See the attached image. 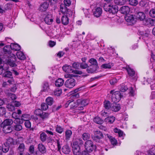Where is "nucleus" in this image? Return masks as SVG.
Wrapping results in <instances>:
<instances>
[{
    "label": "nucleus",
    "mask_w": 155,
    "mask_h": 155,
    "mask_svg": "<svg viewBox=\"0 0 155 155\" xmlns=\"http://www.w3.org/2000/svg\"><path fill=\"white\" fill-rule=\"evenodd\" d=\"M49 89V85L48 82L44 83L42 91H48Z\"/></svg>",
    "instance_id": "obj_41"
},
{
    "label": "nucleus",
    "mask_w": 155,
    "mask_h": 155,
    "mask_svg": "<svg viewBox=\"0 0 155 155\" xmlns=\"http://www.w3.org/2000/svg\"><path fill=\"white\" fill-rule=\"evenodd\" d=\"M94 134V136L93 138L94 140H96L97 139L99 140L103 137V135L100 131L98 130L95 131Z\"/></svg>",
    "instance_id": "obj_11"
},
{
    "label": "nucleus",
    "mask_w": 155,
    "mask_h": 155,
    "mask_svg": "<svg viewBox=\"0 0 155 155\" xmlns=\"http://www.w3.org/2000/svg\"><path fill=\"white\" fill-rule=\"evenodd\" d=\"M82 137L84 140H87L90 138V135L88 133H85L82 135Z\"/></svg>",
    "instance_id": "obj_47"
},
{
    "label": "nucleus",
    "mask_w": 155,
    "mask_h": 155,
    "mask_svg": "<svg viewBox=\"0 0 155 155\" xmlns=\"http://www.w3.org/2000/svg\"><path fill=\"white\" fill-rule=\"evenodd\" d=\"M47 136L44 132H41L40 133L39 138L42 142L45 141L47 139Z\"/></svg>",
    "instance_id": "obj_19"
},
{
    "label": "nucleus",
    "mask_w": 155,
    "mask_h": 155,
    "mask_svg": "<svg viewBox=\"0 0 155 155\" xmlns=\"http://www.w3.org/2000/svg\"><path fill=\"white\" fill-rule=\"evenodd\" d=\"M134 11L136 19L140 21H143L145 19L146 16L143 12L138 11L137 8H135Z\"/></svg>",
    "instance_id": "obj_5"
},
{
    "label": "nucleus",
    "mask_w": 155,
    "mask_h": 155,
    "mask_svg": "<svg viewBox=\"0 0 155 155\" xmlns=\"http://www.w3.org/2000/svg\"><path fill=\"white\" fill-rule=\"evenodd\" d=\"M118 7L117 6L111 5L109 12L113 14H115L118 11Z\"/></svg>",
    "instance_id": "obj_24"
},
{
    "label": "nucleus",
    "mask_w": 155,
    "mask_h": 155,
    "mask_svg": "<svg viewBox=\"0 0 155 155\" xmlns=\"http://www.w3.org/2000/svg\"><path fill=\"white\" fill-rule=\"evenodd\" d=\"M56 131L59 134H61L64 131V129L61 126L57 125L56 128Z\"/></svg>",
    "instance_id": "obj_51"
},
{
    "label": "nucleus",
    "mask_w": 155,
    "mask_h": 155,
    "mask_svg": "<svg viewBox=\"0 0 155 155\" xmlns=\"http://www.w3.org/2000/svg\"><path fill=\"white\" fill-rule=\"evenodd\" d=\"M83 87H81L75 89L74 91V94H73L71 96L72 98H78L79 97V95L78 93H77V92L83 90L84 89Z\"/></svg>",
    "instance_id": "obj_10"
},
{
    "label": "nucleus",
    "mask_w": 155,
    "mask_h": 155,
    "mask_svg": "<svg viewBox=\"0 0 155 155\" xmlns=\"http://www.w3.org/2000/svg\"><path fill=\"white\" fill-rule=\"evenodd\" d=\"M49 4L46 2H44L41 4L40 5L39 9L41 12L46 11L48 8Z\"/></svg>",
    "instance_id": "obj_16"
},
{
    "label": "nucleus",
    "mask_w": 155,
    "mask_h": 155,
    "mask_svg": "<svg viewBox=\"0 0 155 155\" xmlns=\"http://www.w3.org/2000/svg\"><path fill=\"white\" fill-rule=\"evenodd\" d=\"M80 67L82 69H85L87 68L88 66V64L85 63H80Z\"/></svg>",
    "instance_id": "obj_63"
},
{
    "label": "nucleus",
    "mask_w": 155,
    "mask_h": 155,
    "mask_svg": "<svg viewBox=\"0 0 155 155\" xmlns=\"http://www.w3.org/2000/svg\"><path fill=\"white\" fill-rule=\"evenodd\" d=\"M25 125L26 127L29 128L31 127V123L29 120H26L25 122Z\"/></svg>",
    "instance_id": "obj_62"
},
{
    "label": "nucleus",
    "mask_w": 155,
    "mask_h": 155,
    "mask_svg": "<svg viewBox=\"0 0 155 155\" xmlns=\"http://www.w3.org/2000/svg\"><path fill=\"white\" fill-rule=\"evenodd\" d=\"M94 121L95 123L98 124H101L103 123V121L98 117H96L94 119Z\"/></svg>",
    "instance_id": "obj_44"
},
{
    "label": "nucleus",
    "mask_w": 155,
    "mask_h": 155,
    "mask_svg": "<svg viewBox=\"0 0 155 155\" xmlns=\"http://www.w3.org/2000/svg\"><path fill=\"white\" fill-rule=\"evenodd\" d=\"M111 5L110 4H105L104 6V8L106 12H110Z\"/></svg>",
    "instance_id": "obj_50"
},
{
    "label": "nucleus",
    "mask_w": 155,
    "mask_h": 155,
    "mask_svg": "<svg viewBox=\"0 0 155 155\" xmlns=\"http://www.w3.org/2000/svg\"><path fill=\"white\" fill-rule=\"evenodd\" d=\"M125 20L128 22H133L134 21V18L133 15H126L125 17Z\"/></svg>",
    "instance_id": "obj_22"
},
{
    "label": "nucleus",
    "mask_w": 155,
    "mask_h": 155,
    "mask_svg": "<svg viewBox=\"0 0 155 155\" xmlns=\"http://www.w3.org/2000/svg\"><path fill=\"white\" fill-rule=\"evenodd\" d=\"M64 5L66 6H69L71 4V0H64Z\"/></svg>",
    "instance_id": "obj_64"
},
{
    "label": "nucleus",
    "mask_w": 155,
    "mask_h": 155,
    "mask_svg": "<svg viewBox=\"0 0 155 155\" xmlns=\"http://www.w3.org/2000/svg\"><path fill=\"white\" fill-rule=\"evenodd\" d=\"M9 146L6 145L5 143L2 145V150L4 153H7L9 150Z\"/></svg>",
    "instance_id": "obj_38"
},
{
    "label": "nucleus",
    "mask_w": 155,
    "mask_h": 155,
    "mask_svg": "<svg viewBox=\"0 0 155 155\" xmlns=\"http://www.w3.org/2000/svg\"><path fill=\"white\" fill-rule=\"evenodd\" d=\"M110 114V112H109L108 110H103L101 113V114L104 117L107 116L109 114Z\"/></svg>",
    "instance_id": "obj_46"
},
{
    "label": "nucleus",
    "mask_w": 155,
    "mask_h": 155,
    "mask_svg": "<svg viewBox=\"0 0 155 155\" xmlns=\"http://www.w3.org/2000/svg\"><path fill=\"white\" fill-rule=\"evenodd\" d=\"M72 150L74 155H80L81 152L80 147L76 142H74L72 146Z\"/></svg>",
    "instance_id": "obj_6"
},
{
    "label": "nucleus",
    "mask_w": 155,
    "mask_h": 155,
    "mask_svg": "<svg viewBox=\"0 0 155 155\" xmlns=\"http://www.w3.org/2000/svg\"><path fill=\"white\" fill-rule=\"evenodd\" d=\"M77 103L79 105H80L82 107L85 106L88 104L89 101L87 99H84L82 100L78 99L77 101Z\"/></svg>",
    "instance_id": "obj_15"
},
{
    "label": "nucleus",
    "mask_w": 155,
    "mask_h": 155,
    "mask_svg": "<svg viewBox=\"0 0 155 155\" xmlns=\"http://www.w3.org/2000/svg\"><path fill=\"white\" fill-rule=\"evenodd\" d=\"M7 108L9 111H12L15 109V107L12 104H8L7 105Z\"/></svg>",
    "instance_id": "obj_52"
},
{
    "label": "nucleus",
    "mask_w": 155,
    "mask_h": 155,
    "mask_svg": "<svg viewBox=\"0 0 155 155\" xmlns=\"http://www.w3.org/2000/svg\"><path fill=\"white\" fill-rule=\"evenodd\" d=\"M114 131L115 133H117L119 137L121 138L122 139H124V137L125 135V134H124L123 131L117 128H114Z\"/></svg>",
    "instance_id": "obj_14"
},
{
    "label": "nucleus",
    "mask_w": 155,
    "mask_h": 155,
    "mask_svg": "<svg viewBox=\"0 0 155 155\" xmlns=\"http://www.w3.org/2000/svg\"><path fill=\"white\" fill-rule=\"evenodd\" d=\"M49 114L48 113L43 112L40 117L42 120H44L48 118Z\"/></svg>",
    "instance_id": "obj_35"
},
{
    "label": "nucleus",
    "mask_w": 155,
    "mask_h": 155,
    "mask_svg": "<svg viewBox=\"0 0 155 155\" xmlns=\"http://www.w3.org/2000/svg\"><path fill=\"white\" fill-rule=\"evenodd\" d=\"M47 104L45 103H43L41 105V109L44 110H46L48 108Z\"/></svg>",
    "instance_id": "obj_59"
},
{
    "label": "nucleus",
    "mask_w": 155,
    "mask_h": 155,
    "mask_svg": "<svg viewBox=\"0 0 155 155\" xmlns=\"http://www.w3.org/2000/svg\"><path fill=\"white\" fill-rule=\"evenodd\" d=\"M126 1V0H114V2L116 5H122L125 4Z\"/></svg>",
    "instance_id": "obj_43"
},
{
    "label": "nucleus",
    "mask_w": 155,
    "mask_h": 155,
    "mask_svg": "<svg viewBox=\"0 0 155 155\" xmlns=\"http://www.w3.org/2000/svg\"><path fill=\"white\" fill-rule=\"evenodd\" d=\"M106 136L109 139L112 144L114 145L117 144V141L114 138L108 134H106Z\"/></svg>",
    "instance_id": "obj_18"
},
{
    "label": "nucleus",
    "mask_w": 155,
    "mask_h": 155,
    "mask_svg": "<svg viewBox=\"0 0 155 155\" xmlns=\"http://www.w3.org/2000/svg\"><path fill=\"white\" fill-rule=\"evenodd\" d=\"M38 149L40 152L42 153H44L46 151L45 147L41 143H39L38 144Z\"/></svg>",
    "instance_id": "obj_25"
},
{
    "label": "nucleus",
    "mask_w": 155,
    "mask_h": 155,
    "mask_svg": "<svg viewBox=\"0 0 155 155\" xmlns=\"http://www.w3.org/2000/svg\"><path fill=\"white\" fill-rule=\"evenodd\" d=\"M147 24L149 23L152 26L153 25L154 23H155V21H154V20L150 18H149L147 19Z\"/></svg>",
    "instance_id": "obj_61"
},
{
    "label": "nucleus",
    "mask_w": 155,
    "mask_h": 155,
    "mask_svg": "<svg viewBox=\"0 0 155 155\" xmlns=\"http://www.w3.org/2000/svg\"><path fill=\"white\" fill-rule=\"evenodd\" d=\"M72 134V132L71 130H67L65 132V137L66 140H69Z\"/></svg>",
    "instance_id": "obj_32"
},
{
    "label": "nucleus",
    "mask_w": 155,
    "mask_h": 155,
    "mask_svg": "<svg viewBox=\"0 0 155 155\" xmlns=\"http://www.w3.org/2000/svg\"><path fill=\"white\" fill-rule=\"evenodd\" d=\"M86 71L88 73H92L94 72L97 69L95 67H93L92 65L88 66L87 68Z\"/></svg>",
    "instance_id": "obj_30"
},
{
    "label": "nucleus",
    "mask_w": 155,
    "mask_h": 155,
    "mask_svg": "<svg viewBox=\"0 0 155 155\" xmlns=\"http://www.w3.org/2000/svg\"><path fill=\"white\" fill-rule=\"evenodd\" d=\"M115 117L111 116L108 117L106 118L105 119V121L109 123L110 124H112L114 122L115 120Z\"/></svg>",
    "instance_id": "obj_33"
},
{
    "label": "nucleus",
    "mask_w": 155,
    "mask_h": 155,
    "mask_svg": "<svg viewBox=\"0 0 155 155\" xmlns=\"http://www.w3.org/2000/svg\"><path fill=\"white\" fill-rule=\"evenodd\" d=\"M127 70L128 72V74L130 77H133L135 74V71L129 67L127 68Z\"/></svg>",
    "instance_id": "obj_36"
},
{
    "label": "nucleus",
    "mask_w": 155,
    "mask_h": 155,
    "mask_svg": "<svg viewBox=\"0 0 155 155\" xmlns=\"http://www.w3.org/2000/svg\"><path fill=\"white\" fill-rule=\"evenodd\" d=\"M16 55L18 58L20 60H24L25 57L23 53L21 51H18L16 53Z\"/></svg>",
    "instance_id": "obj_29"
},
{
    "label": "nucleus",
    "mask_w": 155,
    "mask_h": 155,
    "mask_svg": "<svg viewBox=\"0 0 155 155\" xmlns=\"http://www.w3.org/2000/svg\"><path fill=\"white\" fill-rule=\"evenodd\" d=\"M69 21V19L68 17L66 15H64L61 18V22L62 24L64 25H67Z\"/></svg>",
    "instance_id": "obj_17"
},
{
    "label": "nucleus",
    "mask_w": 155,
    "mask_h": 155,
    "mask_svg": "<svg viewBox=\"0 0 155 155\" xmlns=\"http://www.w3.org/2000/svg\"><path fill=\"white\" fill-rule=\"evenodd\" d=\"M62 151L64 154H68L70 152V150L68 146L66 145L62 148Z\"/></svg>",
    "instance_id": "obj_28"
},
{
    "label": "nucleus",
    "mask_w": 155,
    "mask_h": 155,
    "mask_svg": "<svg viewBox=\"0 0 155 155\" xmlns=\"http://www.w3.org/2000/svg\"><path fill=\"white\" fill-rule=\"evenodd\" d=\"M68 9V8L64 4H61L60 5V11L64 15H65Z\"/></svg>",
    "instance_id": "obj_27"
},
{
    "label": "nucleus",
    "mask_w": 155,
    "mask_h": 155,
    "mask_svg": "<svg viewBox=\"0 0 155 155\" xmlns=\"http://www.w3.org/2000/svg\"><path fill=\"white\" fill-rule=\"evenodd\" d=\"M64 84V81L62 78H59L55 81V84L56 87H60Z\"/></svg>",
    "instance_id": "obj_21"
},
{
    "label": "nucleus",
    "mask_w": 155,
    "mask_h": 155,
    "mask_svg": "<svg viewBox=\"0 0 155 155\" xmlns=\"http://www.w3.org/2000/svg\"><path fill=\"white\" fill-rule=\"evenodd\" d=\"M138 3L137 0H129V3L132 5L135 6L137 5Z\"/></svg>",
    "instance_id": "obj_60"
},
{
    "label": "nucleus",
    "mask_w": 155,
    "mask_h": 155,
    "mask_svg": "<svg viewBox=\"0 0 155 155\" xmlns=\"http://www.w3.org/2000/svg\"><path fill=\"white\" fill-rule=\"evenodd\" d=\"M94 15L97 18L99 17L102 14V10L100 7H98L93 10Z\"/></svg>",
    "instance_id": "obj_8"
},
{
    "label": "nucleus",
    "mask_w": 155,
    "mask_h": 155,
    "mask_svg": "<svg viewBox=\"0 0 155 155\" xmlns=\"http://www.w3.org/2000/svg\"><path fill=\"white\" fill-rule=\"evenodd\" d=\"M89 62L91 64V65L93 66V67H95L96 68H97L98 64L96 59L94 58H91L89 60Z\"/></svg>",
    "instance_id": "obj_31"
},
{
    "label": "nucleus",
    "mask_w": 155,
    "mask_h": 155,
    "mask_svg": "<svg viewBox=\"0 0 155 155\" xmlns=\"http://www.w3.org/2000/svg\"><path fill=\"white\" fill-rule=\"evenodd\" d=\"M130 11L129 7L128 6H124L122 7L119 9L121 13L127 15L128 14Z\"/></svg>",
    "instance_id": "obj_12"
},
{
    "label": "nucleus",
    "mask_w": 155,
    "mask_h": 155,
    "mask_svg": "<svg viewBox=\"0 0 155 155\" xmlns=\"http://www.w3.org/2000/svg\"><path fill=\"white\" fill-rule=\"evenodd\" d=\"M128 89V88L127 86L122 84L121 85V87L120 89V91L121 92H124L126 91Z\"/></svg>",
    "instance_id": "obj_54"
},
{
    "label": "nucleus",
    "mask_w": 155,
    "mask_h": 155,
    "mask_svg": "<svg viewBox=\"0 0 155 155\" xmlns=\"http://www.w3.org/2000/svg\"><path fill=\"white\" fill-rule=\"evenodd\" d=\"M13 121L11 119H8L5 120L3 122L4 125L10 126L13 123Z\"/></svg>",
    "instance_id": "obj_34"
},
{
    "label": "nucleus",
    "mask_w": 155,
    "mask_h": 155,
    "mask_svg": "<svg viewBox=\"0 0 155 155\" xmlns=\"http://www.w3.org/2000/svg\"><path fill=\"white\" fill-rule=\"evenodd\" d=\"M120 109V105L118 104L115 103L111 104V110L114 112H117Z\"/></svg>",
    "instance_id": "obj_13"
},
{
    "label": "nucleus",
    "mask_w": 155,
    "mask_h": 155,
    "mask_svg": "<svg viewBox=\"0 0 155 155\" xmlns=\"http://www.w3.org/2000/svg\"><path fill=\"white\" fill-rule=\"evenodd\" d=\"M3 76L4 77L11 78H12V74L11 72L9 71H6L3 74Z\"/></svg>",
    "instance_id": "obj_42"
},
{
    "label": "nucleus",
    "mask_w": 155,
    "mask_h": 155,
    "mask_svg": "<svg viewBox=\"0 0 155 155\" xmlns=\"http://www.w3.org/2000/svg\"><path fill=\"white\" fill-rule=\"evenodd\" d=\"M43 112L41 110L37 109L35 111L34 113L36 115L40 117Z\"/></svg>",
    "instance_id": "obj_56"
},
{
    "label": "nucleus",
    "mask_w": 155,
    "mask_h": 155,
    "mask_svg": "<svg viewBox=\"0 0 155 155\" xmlns=\"http://www.w3.org/2000/svg\"><path fill=\"white\" fill-rule=\"evenodd\" d=\"M62 68L65 72L68 73L65 74L64 77L66 78H69L65 82V86L70 88H73L75 85L76 81L74 79L72 78L75 77H76V75L75 74H70V73L74 72L75 74H82V72L76 70L73 71L71 69V67L68 65L64 66Z\"/></svg>",
    "instance_id": "obj_1"
},
{
    "label": "nucleus",
    "mask_w": 155,
    "mask_h": 155,
    "mask_svg": "<svg viewBox=\"0 0 155 155\" xmlns=\"http://www.w3.org/2000/svg\"><path fill=\"white\" fill-rule=\"evenodd\" d=\"M2 50L4 54L2 59L0 58V64L3 61L12 67L16 66L15 62L16 61V56L9 51V46H5Z\"/></svg>",
    "instance_id": "obj_2"
},
{
    "label": "nucleus",
    "mask_w": 155,
    "mask_h": 155,
    "mask_svg": "<svg viewBox=\"0 0 155 155\" xmlns=\"http://www.w3.org/2000/svg\"><path fill=\"white\" fill-rule=\"evenodd\" d=\"M113 64L111 63H109L108 64H104L101 65V67L102 68L104 69H110V68L111 67L113 66Z\"/></svg>",
    "instance_id": "obj_39"
},
{
    "label": "nucleus",
    "mask_w": 155,
    "mask_h": 155,
    "mask_svg": "<svg viewBox=\"0 0 155 155\" xmlns=\"http://www.w3.org/2000/svg\"><path fill=\"white\" fill-rule=\"evenodd\" d=\"M12 129L11 126L4 125L3 128V131L6 134L10 133L12 131Z\"/></svg>",
    "instance_id": "obj_20"
},
{
    "label": "nucleus",
    "mask_w": 155,
    "mask_h": 155,
    "mask_svg": "<svg viewBox=\"0 0 155 155\" xmlns=\"http://www.w3.org/2000/svg\"><path fill=\"white\" fill-rule=\"evenodd\" d=\"M14 129L17 131H20L21 130L22 127L21 125L16 124L14 126Z\"/></svg>",
    "instance_id": "obj_53"
},
{
    "label": "nucleus",
    "mask_w": 155,
    "mask_h": 155,
    "mask_svg": "<svg viewBox=\"0 0 155 155\" xmlns=\"http://www.w3.org/2000/svg\"><path fill=\"white\" fill-rule=\"evenodd\" d=\"M23 120L22 118L20 119L18 118L15 119L14 120V123L16 124L21 125V124H22L23 123Z\"/></svg>",
    "instance_id": "obj_49"
},
{
    "label": "nucleus",
    "mask_w": 155,
    "mask_h": 155,
    "mask_svg": "<svg viewBox=\"0 0 155 155\" xmlns=\"http://www.w3.org/2000/svg\"><path fill=\"white\" fill-rule=\"evenodd\" d=\"M62 92V90L61 89H58L54 91V94L55 96H58L60 95Z\"/></svg>",
    "instance_id": "obj_57"
},
{
    "label": "nucleus",
    "mask_w": 155,
    "mask_h": 155,
    "mask_svg": "<svg viewBox=\"0 0 155 155\" xmlns=\"http://www.w3.org/2000/svg\"><path fill=\"white\" fill-rule=\"evenodd\" d=\"M10 47L12 50L16 51L19 50L21 48L20 45L15 43H11Z\"/></svg>",
    "instance_id": "obj_23"
},
{
    "label": "nucleus",
    "mask_w": 155,
    "mask_h": 155,
    "mask_svg": "<svg viewBox=\"0 0 155 155\" xmlns=\"http://www.w3.org/2000/svg\"><path fill=\"white\" fill-rule=\"evenodd\" d=\"M13 138L10 137L7 139L5 143L6 145L9 146L10 144H12L13 143Z\"/></svg>",
    "instance_id": "obj_48"
},
{
    "label": "nucleus",
    "mask_w": 155,
    "mask_h": 155,
    "mask_svg": "<svg viewBox=\"0 0 155 155\" xmlns=\"http://www.w3.org/2000/svg\"><path fill=\"white\" fill-rule=\"evenodd\" d=\"M44 21L48 25H51L53 22V19L51 14H48L45 15L44 17Z\"/></svg>",
    "instance_id": "obj_7"
},
{
    "label": "nucleus",
    "mask_w": 155,
    "mask_h": 155,
    "mask_svg": "<svg viewBox=\"0 0 155 155\" xmlns=\"http://www.w3.org/2000/svg\"><path fill=\"white\" fill-rule=\"evenodd\" d=\"M25 148V146L24 143H21L20 144L18 147V153L21 152L23 153Z\"/></svg>",
    "instance_id": "obj_40"
},
{
    "label": "nucleus",
    "mask_w": 155,
    "mask_h": 155,
    "mask_svg": "<svg viewBox=\"0 0 155 155\" xmlns=\"http://www.w3.org/2000/svg\"><path fill=\"white\" fill-rule=\"evenodd\" d=\"M71 99L68 101L65 104V107H68L69 104H70V108L73 109L76 107L77 106V104L74 102V100L72 99L73 98L71 97Z\"/></svg>",
    "instance_id": "obj_9"
},
{
    "label": "nucleus",
    "mask_w": 155,
    "mask_h": 155,
    "mask_svg": "<svg viewBox=\"0 0 155 155\" xmlns=\"http://www.w3.org/2000/svg\"><path fill=\"white\" fill-rule=\"evenodd\" d=\"M34 150V147L33 145H32L30 147L29 149V152L31 154H33V155H37L38 154L37 152H35Z\"/></svg>",
    "instance_id": "obj_45"
},
{
    "label": "nucleus",
    "mask_w": 155,
    "mask_h": 155,
    "mask_svg": "<svg viewBox=\"0 0 155 155\" xmlns=\"http://www.w3.org/2000/svg\"><path fill=\"white\" fill-rule=\"evenodd\" d=\"M114 91L111 90L110 91V94H112L111 100L114 103L118 102L120 100L122 97L121 93L119 91L114 92Z\"/></svg>",
    "instance_id": "obj_3"
},
{
    "label": "nucleus",
    "mask_w": 155,
    "mask_h": 155,
    "mask_svg": "<svg viewBox=\"0 0 155 155\" xmlns=\"http://www.w3.org/2000/svg\"><path fill=\"white\" fill-rule=\"evenodd\" d=\"M150 15L152 17H155V8L150 10Z\"/></svg>",
    "instance_id": "obj_58"
},
{
    "label": "nucleus",
    "mask_w": 155,
    "mask_h": 155,
    "mask_svg": "<svg viewBox=\"0 0 155 155\" xmlns=\"http://www.w3.org/2000/svg\"><path fill=\"white\" fill-rule=\"evenodd\" d=\"M85 148L88 152H91L95 149L96 147L94 145L93 142L91 140L87 141L85 143Z\"/></svg>",
    "instance_id": "obj_4"
},
{
    "label": "nucleus",
    "mask_w": 155,
    "mask_h": 155,
    "mask_svg": "<svg viewBox=\"0 0 155 155\" xmlns=\"http://www.w3.org/2000/svg\"><path fill=\"white\" fill-rule=\"evenodd\" d=\"M46 102L48 105H51L54 102V101L52 97H49L46 99Z\"/></svg>",
    "instance_id": "obj_37"
},
{
    "label": "nucleus",
    "mask_w": 155,
    "mask_h": 155,
    "mask_svg": "<svg viewBox=\"0 0 155 155\" xmlns=\"http://www.w3.org/2000/svg\"><path fill=\"white\" fill-rule=\"evenodd\" d=\"M6 113L5 108L2 107H0V116H3Z\"/></svg>",
    "instance_id": "obj_55"
},
{
    "label": "nucleus",
    "mask_w": 155,
    "mask_h": 155,
    "mask_svg": "<svg viewBox=\"0 0 155 155\" xmlns=\"http://www.w3.org/2000/svg\"><path fill=\"white\" fill-rule=\"evenodd\" d=\"M111 104L110 102L108 101H105L104 103V107L106 110L111 109Z\"/></svg>",
    "instance_id": "obj_26"
}]
</instances>
